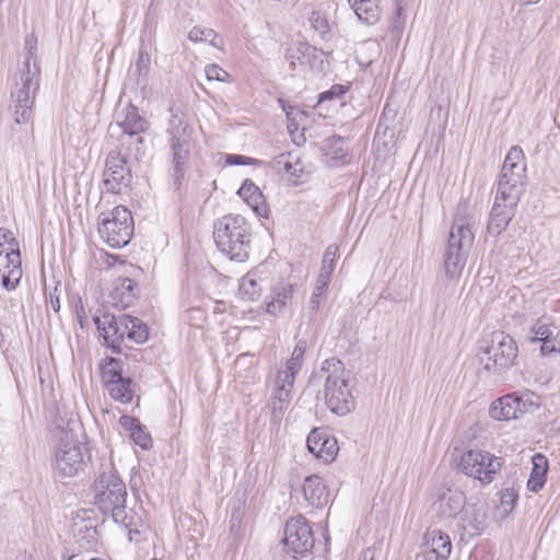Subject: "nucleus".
<instances>
[{"instance_id":"nucleus-19","label":"nucleus","mask_w":560,"mask_h":560,"mask_svg":"<svg viewBox=\"0 0 560 560\" xmlns=\"http://www.w3.org/2000/svg\"><path fill=\"white\" fill-rule=\"evenodd\" d=\"M452 550L450 536L441 529H428L423 536L424 560H446Z\"/></svg>"},{"instance_id":"nucleus-9","label":"nucleus","mask_w":560,"mask_h":560,"mask_svg":"<svg viewBox=\"0 0 560 560\" xmlns=\"http://www.w3.org/2000/svg\"><path fill=\"white\" fill-rule=\"evenodd\" d=\"M479 363L485 370L500 373L510 369L517 358V346L514 339L504 331H492L478 352Z\"/></svg>"},{"instance_id":"nucleus-33","label":"nucleus","mask_w":560,"mask_h":560,"mask_svg":"<svg viewBox=\"0 0 560 560\" xmlns=\"http://www.w3.org/2000/svg\"><path fill=\"white\" fill-rule=\"evenodd\" d=\"M238 291L243 300L255 301L260 296L261 287L252 273H247L241 279Z\"/></svg>"},{"instance_id":"nucleus-20","label":"nucleus","mask_w":560,"mask_h":560,"mask_svg":"<svg viewBox=\"0 0 560 560\" xmlns=\"http://www.w3.org/2000/svg\"><path fill=\"white\" fill-rule=\"evenodd\" d=\"M23 276L21 266V254L19 247H11L4 257L0 258V277L2 287L8 290H14Z\"/></svg>"},{"instance_id":"nucleus-14","label":"nucleus","mask_w":560,"mask_h":560,"mask_svg":"<svg viewBox=\"0 0 560 560\" xmlns=\"http://www.w3.org/2000/svg\"><path fill=\"white\" fill-rule=\"evenodd\" d=\"M132 154V150L126 151L119 145L108 153L103 173V185L107 192L120 194L129 187L132 175L127 159Z\"/></svg>"},{"instance_id":"nucleus-12","label":"nucleus","mask_w":560,"mask_h":560,"mask_svg":"<svg viewBox=\"0 0 560 560\" xmlns=\"http://www.w3.org/2000/svg\"><path fill=\"white\" fill-rule=\"evenodd\" d=\"M98 365L102 383L109 396L121 404L131 402L135 384L131 377L122 376V362L119 359L107 357Z\"/></svg>"},{"instance_id":"nucleus-1","label":"nucleus","mask_w":560,"mask_h":560,"mask_svg":"<svg viewBox=\"0 0 560 560\" xmlns=\"http://www.w3.org/2000/svg\"><path fill=\"white\" fill-rule=\"evenodd\" d=\"M26 54L18 68L16 80L11 90V109L16 124H25L32 117L36 92L39 89V67L36 62L37 38L34 34L25 38Z\"/></svg>"},{"instance_id":"nucleus-52","label":"nucleus","mask_w":560,"mask_h":560,"mask_svg":"<svg viewBox=\"0 0 560 560\" xmlns=\"http://www.w3.org/2000/svg\"><path fill=\"white\" fill-rule=\"evenodd\" d=\"M258 189V187L249 179H246L243 185L241 186V188L238 189V195L244 199L246 200L247 198H249L250 196L254 195V192H256V190Z\"/></svg>"},{"instance_id":"nucleus-11","label":"nucleus","mask_w":560,"mask_h":560,"mask_svg":"<svg viewBox=\"0 0 560 560\" xmlns=\"http://www.w3.org/2000/svg\"><path fill=\"white\" fill-rule=\"evenodd\" d=\"M525 172L523 150L516 145L512 147L504 159L497 192L513 201L515 198L521 199L524 192Z\"/></svg>"},{"instance_id":"nucleus-45","label":"nucleus","mask_w":560,"mask_h":560,"mask_svg":"<svg viewBox=\"0 0 560 560\" xmlns=\"http://www.w3.org/2000/svg\"><path fill=\"white\" fill-rule=\"evenodd\" d=\"M347 90L348 88H346L345 85L335 84L328 91L323 92L319 95L318 103H322L326 100L339 98L347 92Z\"/></svg>"},{"instance_id":"nucleus-39","label":"nucleus","mask_w":560,"mask_h":560,"mask_svg":"<svg viewBox=\"0 0 560 560\" xmlns=\"http://www.w3.org/2000/svg\"><path fill=\"white\" fill-rule=\"evenodd\" d=\"M206 77L208 80H217L220 82H229L230 81V74L228 71H225L220 66L212 63L208 65L205 69Z\"/></svg>"},{"instance_id":"nucleus-6","label":"nucleus","mask_w":560,"mask_h":560,"mask_svg":"<svg viewBox=\"0 0 560 560\" xmlns=\"http://www.w3.org/2000/svg\"><path fill=\"white\" fill-rule=\"evenodd\" d=\"M474 241L475 234L467 218L457 214L451 226L444 250V269L448 279L454 280L462 276Z\"/></svg>"},{"instance_id":"nucleus-7","label":"nucleus","mask_w":560,"mask_h":560,"mask_svg":"<svg viewBox=\"0 0 560 560\" xmlns=\"http://www.w3.org/2000/svg\"><path fill=\"white\" fill-rule=\"evenodd\" d=\"M171 117L166 133L172 156L173 178L179 184L190 155L192 127L188 124L185 114L178 108H171Z\"/></svg>"},{"instance_id":"nucleus-34","label":"nucleus","mask_w":560,"mask_h":560,"mask_svg":"<svg viewBox=\"0 0 560 560\" xmlns=\"http://www.w3.org/2000/svg\"><path fill=\"white\" fill-rule=\"evenodd\" d=\"M74 537L81 549L94 550L97 546V529L94 526L84 525L78 529Z\"/></svg>"},{"instance_id":"nucleus-5","label":"nucleus","mask_w":560,"mask_h":560,"mask_svg":"<svg viewBox=\"0 0 560 560\" xmlns=\"http://www.w3.org/2000/svg\"><path fill=\"white\" fill-rule=\"evenodd\" d=\"M149 121L140 115L138 107L130 103L119 104L115 109L114 119L108 126V135L110 138H117L121 149L126 148V151H131L135 148V158L139 159V155L143 153L141 135L149 129Z\"/></svg>"},{"instance_id":"nucleus-58","label":"nucleus","mask_w":560,"mask_h":560,"mask_svg":"<svg viewBox=\"0 0 560 560\" xmlns=\"http://www.w3.org/2000/svg\"><path fill=\"white\" fill-rule=\"evenodd\" d=\"M10 250V246H5V245H1L0 244V258L1 257H4L5 253H8Z\"/></svg>"},{"instance_id":"nucleus-44","label":"nucleus","mask_w":560,"mask_h":560,"mask_svg":"<svg viewBox=\"0 0 560 560\" xmlns=\"http://www.w3.org/2000/svg\"><path fill=\"white\" fill-rule=\"evenodd\" d=\"M395 2V20L394 27L401 28L406 21V15L404 14L405 8L408 3V0H394Z\"/></svg>"},{"instance_id":"nucleus-54","label":"nucleus","mask_w":560,"mask_h":560,"mask_svg":"<svg viewBox=\"0 0 560 560\" xmlns=\"http://www.w3.org/2000/svg\"><path fill=\"white\" fill-rule=\"evenodd\" d=\"M540 341H541L540 351L544 355H548V354L556 353V352L558 353V350L556 349L555 345L551 341V337H549L547 339H542Z\"/></svg>"},{"instance_id":"nucleus-30","label":"nucleus","mask_w":560,"mask_h":560,"mask_svg":"<svg viewBox=\"0 0 560 560\" xmlns=\"http://www.w3.org/2000/svg\"><path fill=\"white\" fill-rule=\"evenodd\" d=\"M151 57L147 49L140 47L138 58L135 63L132 75L136 78L137 85L145 88L149 80Z\"/></svg>"},{"instance_id":"nucleus-2","label":"nucleus","mask_w":560,"mask_h":560,"mask_svg":"<svg viewBox=\"0 0 560 560\" xmlns=\"http://www.w3.org/2000/svg\"><path fill=\"white\" fill-rule=\"evenodd\" d=\"M314 378L324 381L325 404L331 412L346 416L354 409L355 399L342 361L337 358L326 359L314 373Z\"/></svg>"},{"instance_id":"nucleus-28","label":"nucleus","mask_w":560,"mask_h":560,"mask_svg":"<svg viewBox=\"0 0 560 560\" xmlns=\"http://www.w3.org/2000/svg\"><path fill=\"white\" fill-rule=\"evenodd\" d=\"M548 470L547 458L541 454L533 456V469L527 480V488L532 492H538L542 489L546 482V475Z\"/></svg>"},{"instance_id":"nucleus-22","label":"nucleus","mask_w":560,"mask_h":560,"mask_svg":"<svg viewBox=\"0 0 560 560\" xmlns=\"http://www.w3.org/2000/svg\"><path fill=\"white\" fill-rule=\"evenodd\" d=\"M113 520L128 529L129 540L140 541L141 540V528L143 527L141 518L137 515L133 510H127L126 504L115 509L114 512H109Z\"/></svg>"},{"instance_id":"nucleus-43","label":"nucleus","mask_w":560,"mask_h":560,"mask_svg":"<svg viewBox=\"0 0 560 560\" xmlns=\"http://www.w3.org/2000/svg\"><path fill=\"white\" fill-rule=\"evenodd\" d=\"M225 163L229 165H259L261 161L238 154H228Z\"/></svg>"},{"instance_id":"nucleus-36","label":"nucleus","mask_w":560,"mask_h":560,"mask_svg":"<svg viewBox=\"0 0 560 560\" xmlns=\"http://www.w3.org/2000/svg\"><path fill=\"white\" fill-rule=\"evenodd\" d=\"M218 35L212 28L195 26L190 30L188 38L191 42H208L213 47H219L215 42Z\"/></svg>"},{"instance_id":"nucleus-42","label":"nucleus","mask_w":560,"mask_h":560,"mask_svg":"<svg viewBox=\"0 0 560 560\" xmlns=\"http://www.w3.org/2000/svg\"><path fill=\"white\" fill-rule=\"evenodd\" d=\"M516 399L518 400V409L520 416L532 412L539 408V402L533 399V394H524L522 396L516 395Z\"/></svg>"},{"instance_id":"nucleus-40","label":"nucleus","mask_w":560,"mask_h":560,"mask_svg":"<svg viewBox=\"0 0 560 560\" xmlns=\"http://www.w3.org/2000/svg\"><path fill=\"white\" fill-rule=\"evenodd\" d=\"M130 438L133 442L143 450H149L152 446V439L148 432L144 431L143 427H138L131 434Z\"/></svg>"},{"instance_id":"nucleus-61","label":"nucleus","mask_w":560,"mask_h":560,"mask_svg":"<svg viewBox=\"0 0 560 560\" xmlns=\"http://www.w3.org/2000/svg\"><path fill=\"white\" fill-rule=\"evenodd\" d=\"M78 316H79L81 326H83V316H80V315H78Z\"/></svg>"},{"instance_id":"nucleus-60","label":"nucleus","mask_w":560,"mask_h":560,"mask_svg":"<svg viewBox=\"0 0 560 560\" xmlns=\"http://www.w3.org/2000/svg\"><path fill=\"white\" fill-rule=\"evenodd\" d=\"M68 560H83V559H79V555H72L68 558Z\"/></svg>"},{"instance_id":"nucleus-13","label":"nucleus","mask_w":560,"mask_h":560,"mask_svg":"<svg viewBox=\"0 0 560 560\" xmlns=\"http://www.w3.org/2000/svg\"><path fill=\"white\" fill-rule=\"evenodd\" d=\"M86 448L73 438L65 433L55 451L54 468L63 477H72L83 469Z\"/></svg>"},{"instance_id":"nucleus-48","label":"nucleus","mask_w":560,"mask_h":560,"mask_svg":"<svg viewBox=\"0 0 560 560\" xmlns=\"http://www.w3.org/2000/svg\"><path fill=\"white\" fill-rule=\"evenodd\" d=\"M322 294H318V293H312V296L310 299V302H308V307H307V316L310 318V320H313L316 315H317V312L319 310V306H320V303H322Z\"/></svg>"},{"instance_id":"nucleus-4","label":"nucleus","mask_w":560,"mask_h":560,"mask_svg":"<svg viewBox=\"0 0 560 560\" xmlns=\"http://www.w3.org/2000/svg\"><path fill=\"white\" fill-rule=\"evenodd\" d=\"M94 323L113 352H121V342L126 339L135 343H144L149 338V327L140 318L131 315L104 313L95 316Z\"/></svg>"},{"instance_id":"nucleus-47","label":"nucleus","mask_w":560,"mask_h":560,"mask_svg":"<svg viewBox=\"0 0 560 560\" xmlns=\"http://www.w3.org/2000/svg\"><path fill=\"white\" fill-rule=\"evenodd\" d=\"M162 2L163 0H150V4L148 7L144 19L145 24L155 23L159 15V7L162 4Z\"/></svg>"},{"instance_id":"nucleus-25","label":"nucleus","mask_w":560,"mask_h":560,"mask_svg":"<svg viewBox=\"0 0 560 560\" xmlns=\"http://www.w3.org/2000/svg\"><path fill=\"white\" fill-rule=\"evenodd\" d=\"M304 499L314 508H322L328 502V491L320 477L314 475L305 478L303 483Z\"/></svg>"},{"instance_id":"nucleus-35","label":"nucleus","mask_w":560,"mask_h":560,"mask_svg":"<svg viewBox=\"0 0 560 560\" xmlns=\"http://www.w3.org/2000/svg\"><path fill=\"white\" fill-rule=\"evenodd\" d=\"M552 330L551 318L548 316H541L535 322V324H533L530 328V331L534 335L530 340L536 342L552 337Z\"/></svg>"},{"instance_id":"nucleus-41","label":"nucleus","mask_w":560,"mask_h":560,"mask_svg":"<svg viewBox=\"0 0 560 560\" xmlns=\"http://www.w3.org/2000/svg\"><path fill=\"white\" fill-rule=\"evenodd\" d=\"M137 283L130 278H122L120 284L116 288L122 295H126V304L136 296Z\"/></svg>"},{"instance_id":"nucleus-38","label":"nucleus","mask_w":560,"mask_h":560,"mask_svg":"<svg viewBox=\"0 0 560 560\" xmlns=\"http://www.w3.org/2000/svg\"><path fill=\"white\" fill-rule=\"evenodd\" d=\"M339 257V247L336 244L329 245L324 254L322 268L319 270L320 273H325L331 276L335 270V261Z\"/></svg>"},{"instance_id":"nucleus-21","label":"nucleus","mask_w":560,"mask_h":560,"mask_svg":"<svg viewBox=\"0 0 560 560\" xmlns=\"http://www.w3.org/2000/svg\"><path fill=\"white\" fill-rule=\"evenodd\" d=\"M307 448L325 463L332 462L339 450L336 438L319 429H313L308 434Z\"/></svg>"},{"instance_id":"nucleus-62","label":"nucleus","mask_w":560,"mask_h":560,"mask_svg":"<svg viewBox=\"0 0 560 560\" xmlns=\"http://www.w3.org/2000/svg\"><path fill=\"white\" fill-rule=\"evenodd\" d=\"M3 0H0V2H2Z\"/></svg>"},{"instance_id":"nucleus-18","label":"nucleus","mask_w":560,"mask_h":560,"mask_svg":"<svg viewBox=\"0 0 560 560\" xmlns=\"http://www.w3.org/2000/svg\"><path fill=\"white\" fill-rule=\"evenodd\" d=\"M518 202V198L513 201L497 192L487 226V232L490 235L499 236L508 228L515 214Z\"/></svg>"},{"instance_id":"nucleus-49","label":"nucleus","mask_w":560,"mask_h":560,"mask_svg":"<svg viewBox=\"0 0 560 560\" xmlns=\"http://www.w3.org/2000/svg\"><path fill=\"white\" fill-rule=\"evenodd\" d=\"M0 244L11 247H19V243L12 231L0 228Z\"/></svg>"},{"instance_id":"nucleus-26","label":"nucleus","mask_w":560,"mask_h":560,"mask_svg":"<svg viewBox=\"0 0 560 560\" xmlns=\"http://www.w3.org/2000/svg\"><path fill=\"white\" fill-rule=\"evenodd\" d=\"M440 511L445 517H455L466 503V495L458 489L447 488L440 497Z\"/></svg>"},{"instance_id":"nucleus-59","label":"nucleus","mask_w":560,"mask_h":560,"mask_svg":"<svg viewBox=\"0 0 560 560\" xmlns=\"http://www.w3.org/2000/svg\"><path fill=\"white\" fill-rule=\"evenodd\" d=\"M540 0H520V2L523 4V5H529V4H536L538 3Z\"/></svg>"},{"instance_id":"nucleus-3","label":"nucleus","mask_w":560,"mask_h":560,"mask_svg":"<svg viewBox=\"0 0 560 560\" xmlns=\"http://www.w3.org/2000/svg\"><path fill=\"white\" fill-rule=\"evenodd\" d=\"M250 228L244 217L228 214L214 223L213 238L218 249L231 260L245 261L249 256Z\"/></svg>"},{"instance_id":"nucleus-51","label":"nucleus","mask_w":560,"mask_h":560,"mask_svg":"<svg viewBox=\"0 0 560 560\" xmlns=\"http://www.w3.org/2000/svg\"><path fill=\"white\" fill-rule=\"evenodd\" d=\"M120 425L130 432V434L141 425L140 421L130 416H121L119 419Z\"/></svg>"},{"instance_id":"nucleus-16","label":"nucleus","mask_w":560,"mask_h":560,"mask_svg":"<svg viewBox=\"0 0 560 560\" xmlns=\"http://www.w3.org/2000/svg\"><path fill=\"white\" fill-rule=\"evenodd\" d=\"M282 542L285 552L295 559L312 551L315 539L311 526L303 516L287 522Z\"/></svg>"},{"instance_id":"nucleus-10","label":"nucleus","mask_w":560,"mask_h":560,"mask_svg":"<svg viewBox=\"0 0 560 560\" xmlns=\"http://www.w3.org/2000/svg\"><path fill=\"white\" fill-rule=\"evenodd\" d=\"M97 231L101 238L113 248L126 246L133 234L131 212L124 206H117L97 219Z\"/></svg>"},{"instance_id":"nucleus-32","label":"nucleus","mask_w":560,"mask_h":560,"mask_svg":"<svg viewBox=\"0 0 560 560\" xmlns=\"http://www.w3.org/2000/svg\"><path fill=\"white\" fill-rule=\"evenodd\" d=\"M306 347H307V343L305 340H299L291 353L290 359H288V361L285 362L284 368H281L278 371L282 372L284 374L292 373V376L295 377V375L301 370Z\"/></svg>"},{"instance_id":"nucleus-27","label":"nucleus","mask_w":560,"mask_h":560,"mask_svg":"<svg viewBox=\"0 0 560 560\" xmlns=\"http://www.w3.org/2000/svg\"><path fill=\"white\" fill-rule=\"evenodd\" d=\"M296 291L295 284L279 283L271 292V300L266 304V311L269 314L278 315L281 313L288 303L291 301L294 292Z\"/></svg>"},{"instance_id":"nucleus-56","label":"nucleus","mask_w":560,"mask_h":560,"mask_svg":"<svg viewBox=\"0 0 560 560\" xmlns=\"http://www.w3.org/2000/svg\"><path fill=\"white\" fill-rule=\"evenodd\" d=\"M551 341L558 350V353H560V330H557L556 334L552 331Z\"/></svg>"},{"instance_id":"nucleus-55","label":"nucleus","mask_w":560,"mask_h":560,"mask_svg":"<svg viewBox=\"0 0 560 560\" xmlns=\"http://www.w3.org/2000/svg\"><path fill=\"white\" fill-rule=\"evenodd\" d=\"M375 549L366 548L357 558V560H374Z\"/></svg>"},{"instance_id":"nucleus-23","label":"nucleus","mask_w":560,"mask_h":560,"mask_svg":"<svg viewBox=\"0 0 560 560\" xmlns=\"http://www.w3.org/2000/svg\"><path fill=\"white\" fill-rule=\"evenodd\" d=\"M518 404L516 394L505 395L491 404L489 415L497 421L517 419L520 417Z\"/></svg>"},{"instance_id":"nucleus-46","label":"nucleus","mask_w":560,"mask_h":560,"mask_svg":"<svg viewBox=\"0 0 560 560\" xmlns=\"http://www.w3.org/2000/svg\"><path fill=\"white\" fill-rule=\"evenodd\" d=\"M246 202L258 214H261V210H265L264 196L260 192L259 188L256 190V192H254L253 196L246 199Z\"/></svg>"},{"instance_id":"nucleus-57","label":"nucleus","mask_w":560,"mask_h":560,"mask_svg":"<svg viewBox=\"0 0 560 560\" xmlns=\"http://www.w3.org/2000/svg\"><path fill=\"white\" fill-rule=\"evenodd\" d=\"M50 306L51 308L57 313L60 310V301L59 298H54L52 294H50Z\"/></svg>"},{"instance_id":"nucleus-31","label":"nucleus","mask_w":560,"mask_h":560,"mask_svg":"<svg viewBox=\"0 0 560 560\" xmlns=\"http://www.w3.org/2000/svg\"><path fill=\"white\" fill-rule=\"evenodd\" d=\"M358 19L369 25L375 24L381 18V9L373 0L363 1L352 8Z\"/></svg>"},{"instance_id":"nucleus-15","label":"nucleus","mask_w":560,"mask_h":560,"mask_svg":"<svg viewBox=\"0 0 560 560\" xmlns=\"http://www.w3.org/2000/svg\"><path fill=\"white\" fill-rule=\"evenodd\" d=\"M458 468L465 475L489 483L501 468L498 457L486 451L469 450L459 459Z\"/></svg>"},{"instance_id":"nucleus-50","label":"nucleus","mask_w":560,"mask_h":560,"mask_svg":"<svg viewBox=\"0 0 560 560\" xmlns=\"http://www.w3.org/2000/svg\"><path fill=\"white\" fill-rule=\"evenodd\" d=\"M330 278H331V276L326 275V272L325 273L319 272L313 292L324 295L329 285Z\"/></svg>"},{"instance_id":"nucleus-29","label":"nucleus","mask_w":560,"mask_h":560,"mask_svg":"<svg viewBox=\"0 0 560 560\" xmlns=\"http://www.w3.org/2000/svg\"><path fill=\"white\" fill-rule=\"evenodd\" d=\"M315 48L304 42H298L288 47L285 51V59L289 61L290 67L294 69L296 66H303L310 62L311 56L314 54Z\"/></svg>"},{"instance_id":"nucleus-17","label":"nucleus","mask_w":560,"mask_h":560,"mask_svg":"<svg viewBox=\"0 0 560 560\" xmlns=\"http://www.w3.org/2000/svg\"><path fill=\"white\" fill-rule=\"evenodd\" d=\"M295 377L292 373L277 372L270 397L271 415L275 422H280L292 400Z\"/></svg>"},{"instance_id":"nucleus-53","label":"nucleus","mask_w":560,"mask_h":560,"mask_svg":"<svg viewBox=\"0 0 560 560\" xmlns=\"http://www.w3.org/2000/svg\"><path fill=\"white\" fill-rule=\"evenodd\" d=\"M517 501V495L513 489H505L502 493V505L512 510Z\"/></svg>"},{"instance_id":"nucleus-24","label":"nucleus","mask_w":560,"mask_h":560,"mask_svg":"<svg viewBox=\"0 0 560 560\" xmlns=\"http://www.w3.org/2000/svg\"><path fill=\"white\" fill-rule=\"evenodd\" d=\"M271 167L283 175L288 176V179L298 182L303 173V166L300 159L293 152H283L277 155L271 161Z\"/></svg>"},{"instance_id":"nucleus-37","label":"nucleus","mask_w":560,"mask_h":560,"mask_svg":"<svg viewBox=\"0 0 560 560\" xmlns=\"http://www.w3.org/2000/svg\"><path fill=\"white\" fill-rule=\"evenodd\" d=\"M312 28L318 33L323 39H327L330 33L329 22L326 15L319 11L312 12L310 16Z\"/></svg>"},{"instance_id":"nucleus-8","label":"nucleus","mask_w":560,"mask_h":560,"mask_svg":"<svg viewBox=\"0 0 560 560\" xmlns=\"http://www.w3.org/2000/svg\"><path fill=\"white\" fill-rule=\"evenodd\" d=\"M92 488L94 503L103 514L126 504L127 488L112 462L101 466Z\"/></svg>"}]
</instances>
